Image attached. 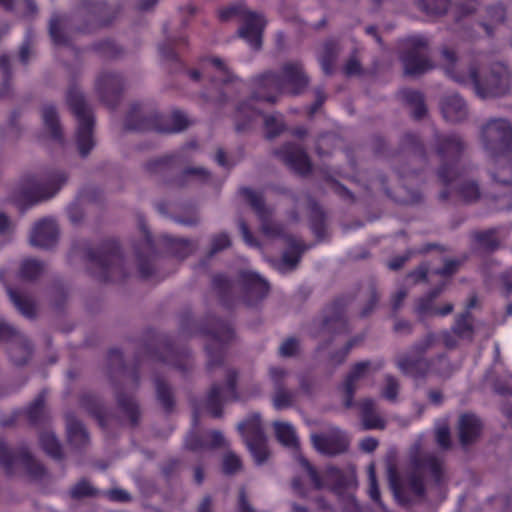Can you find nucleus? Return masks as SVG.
Here are the masks:
<instances>
[{
	"label": "nucleus",
	"mask_w": 512,
	"mask_h": 512,
	"mask_svg": "<svg viewBox=\"0 0 512 512\" xmlns=\"http://www.w3.org/2000/svg\"><path fill=\"white\" fill-rule=\"evenodd\" d=\"M309 83V78L298 61L286 62L277 73L267 70L250 79L253 91L251 96L237 106L236 130L242 132L250 127L251 122L259 115L261 110L256 107L258 102L276 103L281 94L298 95L302 93Z\"/></svg>",
	"instance_id": "nucleus-1"
},
{
	"label": "nucleus",
	"mask_w": 512,
	"mask_h": 512,
	"mask_svg": "<svg viewBox=\"0 0 512 512\" xmlns=\"http://www.w3.org/2000/svg\"><path fill=\"white\" fill-rule=\"evenodd\" d=\"M413 471L402 477L397 468H388V482L396 501L403 506L412 503L413 498L422 499L426 495L424 479L420 471L427 472L433 485L441 487L444 482L443 462L434 454H425L412 459Z\"/></svg>",
	"instance_id": "nucleus-2"
},
{
	"label": "nucleus",
	"mask_w": 512,
	"mask_h": 512,
	"mask_svg": "<svg viewBox=\"0 0 512 512\" xmlns=\"http://www.w3.org/2000/svg\"><path fill=\"white\" fill-rule=\"evenodd\" d=\"M443 58L448 62L445 67L446 74L455 82L472 86L475 94L481 99L496 98L508 93L511 84L509 68L496 62L490 66L489 72L484 76L478 73V67L470 65L467 71H458L456 67V53L449 49L442 50Z\"/></svg>",
	"instance_id": "nucleus-3"
},
{
	"label": "nucleus",
	"mask_w": 512,
	"mask_h": 512,
	"mask_svg": "<svg viewBox=\"0 0 512 512\" xmlns=\"http://www.w3.org/2000/svg\"><path fill=\"white\" fill-rule=\"evenodd\" d=\"M83 252V259L90 265V275L102 283L121 282L128 277L126 262L119 241L104 239L94 249L88 243H75L71 253Z\"/></svg>",
	"instance_id": "nucleus-4"
},
{
	"label": "nucleus",
	"mask_w": 512,
	"mask_h": 512,
	"mask_svg": "<svg viewBox=\"0 0 512 512\" xmlns=\"http://www.w3.org/2000/svg\"><path fill=\"white\" fill-rule=\"evenodd\" d=\"M239 194L245 198L256 213L261 222V230L264 235L268 237L284 238L287 248L282 254L281 261L288 269H294L300 262L303 253L313 248L315 244H305L301 239L290 234H285L284 226L272 220V210L266 206L262 194L249 187L240 188Z\"/></svg>",
	"instance_id": "nucleus-5"
},
{
	"label": "nucleus",
	"mask_w": 512,
	"mask_h": 512,
	"mask_svg": "<svg viewBox=\"0 0 512 512\" xmlns=\"http://www.w3.org/2000/svg\"><path fill=\"white\" fill-rule=\"evenodd\" d=\"M481 139L485 150L498 163L503 159L502 170L509 172V177H502L499 172L493 173V179L503 185L512 184V124L505 118H492L481 128Z\"/></svg>",
	"instance_id": "nucleus-6"
},
{
	"label": "nucleus",
	"mask_w": 512,
	"mask_h": 512,
	"mask_svg": "<svg viewBox=\"0 0 512 512\" xmlns=\"http://www.w3.org/2000/svg\"><path fill=\"white\" fill-rule=\"evenodd\" d=\"M433 141L435 153L441 161L437 175L445 186L440 192V199L445 201L450 196L448 186L461 176L459 163L465 150V143L458 134H443L438 131H435Z\"/></svg>",
	"instance_id": "nucleus-7"
},
{
	"label": "nucleus",
	"mask_w": 512,
	"mask_h": 512,
	"mask_svg": "<svg viewBox=\"0 0 512 512\" xmlns=\"http://www.w3.org/2000/svg\"><path fill=\"white\" fill-rule=\"evenodd\" d=\"M190 122L180 110H173L170 114L157 112L145 113L140 103L131 105L124 123L127 131H155L158 133H177L185 130Z\"/></svg>",
	"instance_id": "nucleus-8"
},
{
	"label": "nucleus",
	"mask_w": 512,
	"mask_h": 512,
	"mask_svg": "<svg viewBox=\"0 0 512 512\" xmlns=\"http://www.w3.org/2000/svg\"><path fill=\"white\" fill-rule=\"evenodd\" d=\"M436 340L434 333H428L421 341L415 343L410 352L413 355H402L396 360L398 369L407 376L414 379H423L431 373L445 376L447 373L443 369L449 365V360L445 354H439L434 358H424V354L434 344Z\"/></svg>",
	"instance_id": "nucleus-9"
},
{
	"label": "nucleus",
	"mask_w": 512,
	"mask_h": 512,
	"mask_svg": "<svg viewBox=\"0 0 512 512\" xmlns=\"http://www.w3.org/2000/svg\"><path fill=\"white\" fill-rule=\"evenodd\" d=\"M197 332L208 338L205 346L208 357L207 370L223 364L228 345L234 340L235 332L232 324L214 315H207L200 323Z\"/></svg>",
	"instance_id": "nucleus-10"
},
{
	"label": "nucleus",
	"mask_w": 512,
	"mask_h": 512,
	"mask_svg": "<svg viewBox=\"0 0 512 512\" xmlns=\"http://www.w3.org/2000/svg\"><path fill=\"white\" fill-rule=\"evenodd\" d=\"M66 102L75 116L78 126L76 130V143L79 153L86 157L94 148L93 129L95 118L91 108L87 105L85 97L77 85H71L66 94Z\"/></svg>",
	"instance_id": "nucleus-11"
},
{
	"label": "nucleus",
	"mask_w": 512,
	"mask_h": 512,
	"mask_svg": "<svg viewBox=\"0 0 512 512\" xmlns=\"http://www.w3.org/2000/svg\"><path fill=\"white\" fill-rule=\"evenodd\" d=\"M67 181V175L61 171H49L39 180L34 175L23 178L21 191L15 200L16 205L24 211L43 200L53 197Z\"/></svg>",
	"instance_id": "nucleus-12"
},
{
	"label": "nucleus",
	"mask_w": 512,
	"mask_h": 512,
	"mask_svg": "<svg viewBox=\"0 0 512 512\" xmlns=\"http://www.w3.org/2000/svg\"><path fill=\"white\" fill-rule=\"evenodd\" d=\"M354 299V294H345L336 297L330 304L325 306L320 318L313 320V325L317 327V330L311 332L312 337L317 338L329 335L333 338L337 335L348 334L350 328L346 310Z\"/></svg>",
	"instance_id": "nucleus-13"
},
{
	"label": "nucleus",
	"mask_w": 512,
	"mask_h": 512,
	"mask_svg": "<svg viewBox=\"0 0 512 512\" xmlns=\"http://www.w3.org/2000/svg\"><path fill=\"white\" fill-rule=\"evenodd\" d=\"M218 17L221 21L240 17L243 24L238 29V36L253 50L261 49L262 35L266 26V21L262 14L250 11L244 4L239 3L220 9Z\"/></svg>",
	"instance_id": "nucleus-14"
},
{
	"label": "nucleus",
	"mask_w": 512,
	"mask_h": 512,
	"mask_svg": "<svg viewBox=\"0 0 512 512\" xmlns=\"http://www.w3.org/2000/svg\"><path fill=\"white\" fill-rule=\"evenodd\" d=\"M404 51L400 60L404 73L408 76H419L433 69L434 64L428 57V38L423 35L408 36L403 41Z\"/></svg>",
	"instance_id": "nucleus-15"
},
{
	"label": "nucleus",
	"mask_w": 512,
	"mask_h": 512,
	"mask_svg": "<svg viewBox=\"0 0 512 512\" xmlns=\"http://www.w3.org/2000/svg\"><path fill=\"white\" fill-rule=\"evenodd\" d=\"M237 382L238 372L235 369H228L224 384L213 383L211 385L205 400L206 410L211 417L221 418L224 403L235 402L240 399Z\"/></svg>",
	"instance_id": "nucleus-16"
},
{
	"label": "nucleus",
	"mask_w": 512,
	"mask_h": 512,
	"mask_svg": "<svg viewBox=\"0 0 512 512\" xmlns=\"http://www.w3.org/2000/svg\"><path fill=\"white\" fill-rule=\"evenodd\" d=\"M299 462L306 470L316 490H320L325 486H328L333 493L341 495L355 482L352 475L345 474L341 469L335 466H328L324 471V477H322L306 458L300 457Z\"/></svg>",
	"instance_id": "nucleus-17"
},
{
	"label": "nucleus",
	"mask_w": 512,
	"mask_h": 512,
	"mask_svg": "<svg viewBox=\"0 0 512 512\" xmlns=\"http://www.w3.org/2000/svg\"><path fill=\"white\" fill-rule=\"evenodd\" d=\"M16 462H20L32 478L40 479L46 474L44 465L35 460L27 446H21L13 451L3 440H0V465L8 476L13 475Z\"/></svg>",
	"instance_id": "nucleus-18"
},
{
	"label": "nucleus",
	"mask_w": 512,
	"mask_h": 512,
	"mask_svg": "<svg viewBox=\"0 0 512 512\" xmlns=\"http://www.w3.org/2000/svg\"><path fill=\"white\" fill-rule=\"evenodd\" d=\"M238 431L243 436L246 446L256 464H263L269 456L266 437L259 414H252L238 424Z\"/></svg>",
	"instance_id": "nucleus-19"
},
{
	"label": "nucleus",
	"mask_w": 512,
	"mask_h": 512,
	"mask_svg": "<svg viewBox=\"0 0 512 512\" xmlns=\"http://www.w3.org/2000/svg\"><path fill=\"white\" fill-rule=\"evenodd\" d=\"M237 284L241 292V301L247 307L257 306L266 298L270 290L268 281L250 270L238 272Z\"/></svg>",
	"instance_id": "nucleus-20"
},
{
	"label": "nucleus",
	"mask_w": 512,
	"mask_h": 512,
	"mask_svg": "<svg viewBox=\"0 0 512 512\" xmlns=\"http://www.w3.org/2000/svg\"><path fill=\"white\" fill-rule=\"evenodd\" d=\"M145 355L153 361L167 364L182 373L189 371L193 365L189 349L176 347L171 341L163 342L161 351L146 347Z\"/></svg>",
	"instance_id": "nucleus-21"
},
{
	"label": "nucleus",
	"mask_w": 512,
	"mask_h": 512,
	"mask_svg": "<svg viewBox=\"0 0 512 512\" xmlns=\"http://www.w3.org/2000/svg\"><path fill=\"white\" fill-rule=\"evenodd\" d=\"M141 229L143 232V238L136 241L133 248L138 263L140 278L147 280L157 275L155 266L159 258V253L150 231L145 227V225H141Z\"/></svg>",
	"instance_id": "nucleus-22"
},
{
	"label": "nucleus",
	"mask_w": 512,
	"mask_h": 512,
	"mask_svg": "<svg viewBox=\"0 0 512 512\" xmlns=\"http://www.w3.org/2000/svg\"><path fill=\"white\" fill-rule=\"evenodd\" d=\"M204 61L210 62L215 69L221 73L222 78L220 80L221 86L216 82V80H212V86L215 88L214 92L204 93V98L207 102H211L217 106H223L230 101V98L227 96L224 91V87L228 85H239L245 86L246 82L240 78H238L226 65V63L219 57L210 56L203 58Z\"/></svg>",
	"instance_id": "nucleus-23"
},
{
	"label": "nucleus",
	"mask_w": 512,
	"mask_h": 512,
	"mask_svg": "<svg viewBox=\"0 0 512 512\" xmlns=\"http://www.w3.org/2000/svg\"><path fill=\"white\" fill-rule=\"evenodd\" d=\"M384 366L385 361L383 359H378L373 363L367 360L360 361L351 367L349 373L340 386V389L344 395L343 404L345 408L350 409L355 406L354 397L357 390V382L364 378L370 369L373 372H377Z\"/></svg>",
	"instance_id": "nucleus-24"
},
{
	"label": "nucleus",
	"mask_w": 512,
	"mask_h": 512,
	"mask_svg": "<svg viewBox=\"0 0 512 512\" xmlns=\"http://www.w3.org/2000/svg\"><path fill=\"white\" fill-rule=\"evenodd\" d=\"M95 89L100 100L110 109H115L124 90L123 76L115 72H102L96 79Z\"/></svg>",
	"instance_id": "nucleus-25"
},
{
	"label": "nucleus",
	"mask_w": 512,
	"mask_h": 512,
	"mask_svg": "<svg viewBox=\"0 0 512 512\" xmlns=\"http://www.w3.org/2000/svg\"><path fill=\"white\" fill-rule=\"evenodd\" d=\"M279 158L294 173L306 176L312 171V163L305 149L293 142H287L274 151Z\"/></svg>",
	"instance_id": "nucleus-26"
},
{
	"label": "nucleus",
	"mask_w": 512,
	"mask_h": 512,
	"mask_svg": "<svg viewBox=\"0 0 512 512\" xmlns=\"http://www.w3.org/2000/svg\"><path fill=\"white\" fill-rule=\"evenodd\" d=\"M181 44L187 45V38L180 36L177 39L166 37L165 41L158 46L160 56L170 61L173 65V71L177 73L187 74L193 81H199L201 78V72L197 69H188L186 64L179 58L176 47Z\"/></svg>",
	"instance_id": "nucleus-27"
},
{
	"label": "nucleus",
	"mask_w": 512,
	"mask_h": 512,
	"mask_svg": "<svg viewBox=\"0 0 512 512\" xmlns=\"http://www.w3.org/2000/svg\"><path fill=\"white\" fill-rule=\"evenodd\" d=\"M447 284L448 281H441L435 287L429 290L427 294L417 299L415 313L420 318H423L427 315L447 316L453 311L454 306L452 303H446L440 308L434 306V301L445 290Z\"/></svg>",
	"instance_id": "nucleus-28"
},
{
	"label": "nucleus",
	"mask_w": 512,
	"mask_h": 512,
	"mask_svg": "<svg viewBox=\"0 0 512 512\" xmlns=\"http://www.w3.org/2000/svg\"><path fill=\"white\" fill-rule=\"evenodd\" d=\"M107 361L111 377L118 375L125 381L132 385L136 390L140 384V365L139 360L137 363L128 368L124 362L123 354L118 348H111L107 354Z\"/></svg>",
	"instance_id": "nucleus-29"
},
{
	"label": "nucleus",
	"mask_w": 512,
	"mask_h": 512,
	"mask_svg": "<svg viewBox=\"0 0 512 512\" xmlns=\"http://www.w3.org/2000/svg\"><path fill=\"white\" fill-rule=\"evenodd\" d=\"M311 440L314 448L324 455H337L347 451L349 441L340 430H332L327 434H313Z\"/></svg>",
	"instance_id": "nucleus-30"
},
{
	"label": "nucleus",
	"mask_w": 512,
	"mask_h": 512,
	"mask_svg": "<svg viewBox=\"0 0 512 512\" xmlns=\"http://www.w3.org/2000/svg\"><path fill=\"white\" fill-rule=\"evenodd\" d=\"M59 229L52 218H43L35 223L30 233V244L43 249L53 248L58 241Z\"/></svg>",
	"instance_id": "nucleus-31"
},
{
	"label": "nucleus",
	"mask_w": 512,
	"mask_h": 512,
	"mask_svg": "<svg viewBox=\"0 0 512 512\" xmlns=\"http://www.w3.org/2000/svg\"><path fill=\"white\" fill-rule=\"evenodd\" d=\"M14 339L20 340L15 348L20 350L21 356L16 357L13 354L14 348L10 349L9 356L11 358V361L15 365L24 366L28 363V361L32 355V344L30 343V341H28L26 339H22V337H20V334L15 327H13L12 325H9L5 322H0V341L9 342Z\"/></svg>",
	"instance_id": "nucleus-32"
},
{
	"label": "nucleus",
	"mask_w": 512,
	"mask_h": 512,
	"mask_svg": "<svg viewBox=\"0 0 512 512\" xmlns=\"http://www.w3.org/2000/svg\"><path fill=\"white\" fill-rule=\"evenodd\" d=\"M80 406L106 430L113 418L111 411L104 405L102 399L93 392H84L79 398Z\"/></svg>",
	"instance_id": "nucleus-33"
},
{
	"label": "nucleus",
	"mask_w": 512,
	"mask_h": 512,
	"mask_svg": "<svg viewBox=\"0 0 512 512\" xmlns=\"http://www.w3.org/2000/svg\"><path fill=\"white\" fill-rule=\"evenodd\" d=\"M269 375L275 389L272 399L274 408L276 410H283L291 407L295 400V394L284 387L287 371L282 367H271L269 369Z\"/></svg>",
	"instance_id": "nucleus-34"
},
{
	"label": "nucleus",
	"mask_w": 512,
	"mask_h": 512,
	"mask_svg": "<svg viewBox=\"0 0 512 512\" xmlns=\"http://www.w3.org/2000/svg\"><path fill=\"white\" fill-rule=\"evenodd\" d=\"M197 147L198 144L196 141H190L175 153L148 161L145 165L146 170L150 173H166L172 168L180 166L182 163H184L186 161L184 154L188 150H193Z\"/></svg>",
	"instance_id": "nucleus-35"
},
{
	"label": "nucleus",
	"mask_w": 512,
	"mask_h": 512,
	"mask_svg": "<svg viewBox=\"0 0 512 512\" xmlns=\"http://www.w3.org/2000/svg\"><path fill=\"white\" fill-rule=\"evenodd\" d=\"M159 244L171 256L183 260L191 255L198 247L197 240L174 237L168 234L159 237Z\"/></svg>",
	"instance_id": "nucleus-36"
},
{
	"label": "nucleus",
	"mask_w": 512,
	"mask_h": 512,
	"mask_svg": "<svg viewBox=\"0 0 512 512\" xmlns=\"http://www.w3.org/2000/svg\"><path fill=\"white\" fill-rule=\"evenodd\" d=\"M443 118L450 123H459L468 116L465 100L457 93L446 95L440 102Z\"/></svg>",
	"instance_id": "nucleus-37"
},
{
	"label": "nucleus",
	"mask_w": 512,
	"mask_h": 512,
	"mask_svg": "<svg viewBox=\"0 0 512 512\" xmlns=\"http://www.w3.org/2000/svg\"><path fill=\"white\" fill-rule=\"evenodd\" d=\"M309 211V226L317 241L324 240L327 234L326 213L320 204L310 195H305Z\"/></svg>",
	"instance_id": "nucleus-38"
},
{
	"label": "nucleus",
	"mask_w": 512,
	"mask_h": 512,
	"mask_svg": "<svg viewBox=\"0 0 512 512\" xmlns=\"http://www.w3.org/2000/svg\"><path fill=\"white\" fill-rule=\"evenodd\" d=\"M84 5L88 13L93 17L95 23L93 26L79 27L78 31L81 33H90L96 26L104 27L110 25L118 13L117 11H113V13L110 14V8L105 2L92 4L88 0H85Z\"/></svg>",
	"instance_id": "nucleus-39"
},
{
	"label": "nucleus",
	"mask_w": 512,
	"mask_h": 512,
	"mask_svg": "<svg viewBox=\"0 0 512 512\" xmlns=\"http://www.w3.org/2000/svg\"><path fill=\"white\" fill-rule=\"evenodd\" d=\"M212 288L224 308L232 309L235 306L237 299L234 295V282L226 274H215L212 278Z\"/></svg>",
	"instance_id": "nucleus-40"
},
{
	"label": "nucleus",
	"mask_w": 512,
	"mask_h": 512,
	"mask_svg": "<svg viewBox=\"0 0 512 512\" xmlns=\"http://www.w3.org/2000/svg\"><path fill=\"white\" fill-rule=\"evenodd\" d=\"M482 424L474 414H463L459 420V439L462 445L473 443L480 435Z\"/></svg>",
	"instance_id": "nucleus-41"
},
{
	"label": "nucleus",
	"mask_w": 512,
	"mask_h": 512,
	"mask_svg": "<svg viewBox=\"0 0 512 512\" xmlns=\"http://www.w3.org/2000/svg\"><path fill=\"white\" fill-rule=\"evenodd\" d=\"M67 440L69 444L77 449L88 446L90 437L84 424L74 416H67L66 419Z\"/></svg>",
	"instance_id": "nucleus-42"
},
{
	"label": "nucleus",
	"mask_w": 512,
	"mask_h": 512,
	"mask_svg": "<svg viewBox=\"0 0 512 512\" xmlns=\"http://www.w3.org/2000/svg\"><path fill=\"white\" fill-rule=\"evenodd\" d=\"M398 97L411 108V114L415 120H421L426 116L427 106L422 92L403 88L398 92Z\"/></svg>",
	"instance_id": "nucleus-43"
},
{
	"label": "nucleus",
	"mask_w": 512,
	"mask_h": 512,
	"mask_svg": "<svg viewBox=\"0 0 512 512\" xmlns=\"http://www.w3.org/2000/svg\"><path fill=\"white\" fill-rule=\"evenodd\" d=\"M115 397L119 409L128 418L130 425L132 427L137 426L140 419V409L134 397L126 394L118 388H115Z\"/></svg>",
	"instance_id": "nucleus-44"
},
{
	"label": "nucleus",
	"mask_w": 512,
	"mask_h": 512,
	"mask_svg": "<svg viewBox=\"0 0 512 512\" xmlns=\"http://www.w3.org/2000/svg\"><path fill=\"white\" fill-rule=\"evenodd\" d=\"M358 406L364 430L384 429V420L375 413L374 400L370 398L363 399L358 403Z\"/></svg>",
	"instance_id": "nucleus-45"
},
{
	"label": "nucleus",
	"mask_w": 512,
	"mask_h": 512,
	"mask_svg": "<svg viewBox=\"0 0 512 512\" xmlns=\"http://www.w3.org/2000/svg\"><path fill=\"white\" fill-rule=\"evenodd\" d=\"M6 292L10 301L16 309L26 318L34 319L36 317V306L32 299L22 295L18 290L9 285H5Z\"/></svg>",
	"instance_id": "nucleus-46"
},
{
	"label": "nucleus",
	"mask_w": 512,
	"mask_h": 512,
	"mask_svg": "<svg viewBox=\"0 0 512 512\" xmlns=\"http://www.w3.org/2000/svg\"><path fill=\"white\" fill-rule=\"evenodd\" d=\"M42 118L46 129L50 133L51 138L55 141H58L59 143H63L64 137L59 121L58 112L53 104H47L43 107Z\"/></svg>",
	"instance_id": "nucleus-47"
},
{
	"label": "nucleus",
	"mask_w": 512,
	"mask_h": 512,
	"mask_svg": "<svg viewBox=\"0 0 512 512\" xmlns=\"http://www.w3.org/2000/svg\"><path fill=\"white\" fill-rule=\"evenodd\" d=\"M498 228H489L482 231H472L470 238L473 243L487 252H494L500 246V240L497 237Z\"/></svg>",
	"instance_id": "nucleus-48"
},
{
	"label": "nucleus",
	"mask_w": 512,
	"mask_h": 512,
	"mask_svg": "<svg viewBox=\"0 0 512 512\" xmlns=\"http://www.w3.org/2000/svg\"><path fill=\"white\" fill-rule=\"evenodd\" d=\"M338 51V43L335 40L329 39L324 42L319 62L325 75H332L334 73Z\"/></svg>",
	"instance_id": "nucleus-49"
},
{
	"label": "nucleus",
	"mask_w": 512,
	"mask_h": 512,
	"mask_svg": "<svg viewBox=\"0 0 512 512\" xmlns=\"http://www.w3.org/2000/svg\"><path fill=\"white\" fill-rule=\"evenodd\" d=\"M154 383L159 404L167 414L171 413L175 407V398L171 387L160 376L154 378Z\"/></svg>",
	"instance_id": "nucleus-50"
},
{
	"label": "nucleus",
	"mask_w": 512,
	"mask_h": 512,
	"mask_svg": "<svg viewBox=\"0 0 512 512\" xmlns=\"http://www.w3.org/2000/svg\"><path fill=\"white\" fill-rule=\"evenodd\" d=\"M451 331L458 338L471 341L474 336V326L471 312L465 311L457 315L455 317Z\"/></svg>",
	"instance_id": "nucleus-51"
},
{
	"label": "nucleus",
	"mask_w": 512,
	"mask_h": 512,
	"mask_svg": "<svg viewBox=\"0 0 512 512\" xmlns=\"http://www.w3.org/2000/svg\"><path fill=\"white\" fill-rule=\"evenodd\" d=\"M68 17L66 15L54 14L49 23V35L55 45H70L69 37L62 30L66 26Z\"/></svg>",
	"instance_id": "nucleus-52"
},
{
	"label": "nucleus",
	"mask_w": 512,
	"mask_h": 512,
	"mask_svg": "<svg viewBox=\"0 0 512 512\" xmlns=\"http://www.w3.org/2000/svg\"><path fill=\"white\" fill-rule=\"evenodd\" d=\"M39 443L42 450L51 458L58 461L64 458L62 446L54 433L49 431L41 432Z\"/></svg>",
	"instance_id": "nucleus-53"
},
{
	"label": "nucleus",
	"mask_w": 512,
	"mask_h": 512,
	"mask_svg": "<svg viewBox=\"0 0 512 512\" xmlns=\"http://www.w3.org/2000/svg\"><path fill=\"white\" fill-rule=\"evenodd\" d=\"M45 395L43 392L39 393L36 398L24 410H19L21 415H24L29 424L37 426L44 416Z\"/></svg>",
	"instance_id": "nucleus-54"
},
{
	"label": "nucleus",
	"mask_w": 512,
	"mask_h": 512,
	"mask_svg": "<svg viewBox=\"0 0 512 512\" xmlns=\"http://www.w3.org/2000/svg\"><path fill=\"white\" fill-rule=\"evenodd\" d=\"M275 435L277 440L284 446L298 448L299 442L294 427L285 422H274Z\"/></svg>",
	"instance_id": "nucleus-55"
},
{
	"label": "nucleus",
	"mask_w": 512,
	"mask_h": 512,
	"mask_svg": "<svg viewBox=\"0 0 512 512\" xmlns=\"http://www.w3.org/2000/svg\"><path fill=\"white\" fill-rule=\"evenodd\" d=\"M401 147L403 150L410 151L422 160H427L426 147L420 136L413 132H407L402 136Z\"/></svg>",
	"instance_id": "nucleus-56"
},
{
	"label": "nucleus",
	"mask_w": 512,
	"mask_h": 512,
	"mask_svg": "<svg viewBox=\"0 0 512 512\" xmlns=\"http://www.w3.org/2000/svg\"><path fill=\"white\" fill-rule=\"evenodd\" d=\"M191 178L196 179L202 184H206L211 179V174L208 170L202 167L186 168L175 180V185L184 187L189 184Z\"/></svg>",
	"instance_id": "nucleus-57"
},
{
	"label": "nucleus",
	"mask_w": 512,
	"mask_h": 512,
	"mask_svg": "<svg viewBox=\"0 0 512 512\" xmlns=\"http://www.w3.org/2000/svg\"><path fill=\"white\" fill-rule=\"evenodd\" d=\"M44 271V263L37 259H25L19 269V277L23 280H36Z\"/></svg>",
	"instance_id": "nucleus-58"
},
{
	"label": "nucleus",
	"mask_w": 512,
	"mask_h": 512,
	"mask_svg": "<svg viewBox=\"0 0 512 512\" xmlns=\"http://www.w3.org/2000/svg\"><path fill=\"white\" fill-rule=\"evenodd\" d=\"M173 220L180 225L194 227L200 222L198 208L192 204L185 205L178 214L173 216Z\"/></svg>",
	"instance_id": "nucleus-59"
},
{
	"label": "nucleus",
	"mask_w": 512,
	"mask_h": 512,
	"mask_svg": "<svg viewBox=\"0 0 512 512\" xmlns=\"http://www.w3.org/2000/svg\"><path fill=\"white\" fill-rule=\"evenodd\" d=\"M421 11L429 16L444 15L449 7L450 0H417Z\"/></svg>",
	"instance_id": "nucleus-60"
},
{
	"label": "nucleus",
	"mask_w": 512,
	"mask_h": 512,
	"mask_svg": "<svg viewBox=\"0 0 512 512\" xmlns=\"http://www.w3.org/2000/svg\"><path fill=\"white\" fill-rule=\"evenodd\" d=\"M0 69L3 74V82L0 87V99H2L8 97L11 92L12 69L8 56H0Z\"/></svg>",
	"instance_id": "nucleus-61"
},
{
	"label": "nucleus",
	"mask_w": 512,
	"mask_h": 512,
	"mask_svg": "<svg viewBox=\"0 0 512 512\" xmlns=\"http://www.w3.org/2000/svg\"><path fill=\"white\" fill-rule=\"evenodd\" d=\"M458 194L466 203L475 202L480 198V189L475 181H465L458 187Z\"/></svg>",
	"instance_id": "nucleus-62"
},
{
	"label": "nucleus",
	"mask_w": 512,
	"mask_h": 512,
	"mask_svg": "<svg viewBox=\"0 0 512 512\" xmlns=\"http://www.w3.org/2000/svg\"><path fill=\"white\" fill-rule=\"evenodd\" d=\"M232 242L230 236L226 232L215 234L211 237L210 248L207 257L212 258L215 254L229 248Z\"/></svg>",
	"instance_id": "nucleus-63"
},
{
	"label": "nucleus",
	"mask_w": 512,
	"mask_h": 512,
	"mask_svg": "<svg viewBox=\"0 0 512 512\" xmlns=\"http://www.w3.org/2000/svg\"><path fill=\"white\" fill-rule=\"evenodd\" d=\"M93 49L107 58H116L122 53V49L111 39H105L95 43Z\"/></svg>",
	"instance_id": "nucleus-64"
}]
</instances>
